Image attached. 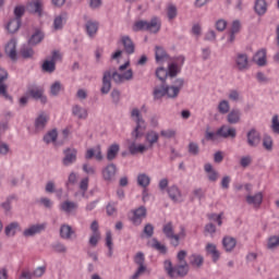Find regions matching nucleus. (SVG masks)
I'll use <instances>...</instances> for the list:
<instances>
[{"label": "nucleus", "mask_w": 279, "mask_h": 279, "mask_svg": "<svg viewBox=\"0 0 279 279\" xmlns=\"http://www.w3.org/2000/svg\"><path fill=\"white\" fill-rule=\"evenodd\" d=\"M151 247L157 252H160V254H167V246L161 244L156 238L153 239Z\"/></svg>", "instance_id": "nucleus-46"}, {"label": "nucleus", "mask_w": 279, "mask_h": 279, "mask_svg": "<svg viewBox=\"0 0 279 279\" xmlns=\"http://www.w3.org/2000/svg\"><path fill=\"white\" fill-rule=\"evenodd\" d=\"M168 73V76L173 78L178 77V73H180V70L178 68V63H169L168 69L166 70Z\"/></svg>", "instance_id": "nucleus-43"}, {"label": "nucleus", "mask_w": 279, "mask_h": 279, "mask_svg": "<svg viewBox=\"0 0 279 279\" xmlns=\"http://www.w3.org/2000/svg\"><path fill=\"white\" fill-rule=\"evenodd\" d=\"M63 155L62 165L64 167H71V165L77 162V150L75 148H65Z\"/></svg>", "instance_id": "nucleus-10"}, {"label": "nucleus", "mask_w": 279, "mask_h": 279, "mask_svg": "<svg viewBox=\"0 0 279 279\" xmlns=\"http://www.w3.org/2000/svg\"><path fill=\"white\" fill-rule=\"evenodd\" d=\"M254 10L258 16H263L267 12V1L256 0L254 4Z\"/></svg>", "instance_id": "nucleus-33"}, {"label": "nucleus", "mask_w": 279, "mask_h": 279, "mask_svg": "<svg viewBox=\"0 0 279 279\" xmlns=\"http://www.w3.org/2000/svg\"><path fill=\"white\" fill-rule=\"evenodd\" d=\"M131 118L134 119L136 126L131 133L133 142L129 145V151L131 156H136V154H145V151H147V147L145 145L141 144L136 146V141L143 137V135L145 134V130H147L145 119H143V116L141 114V110H138V108H134L131 111Z\"/></svg>", "instance_id": "nucleus-1"}, {"label": "nucleus", "mask_w": 279, "mask_h": 279, "mask_svg": "<svg viewBox=\"0 0 279 279\" xmlns=\"http://www.w3.org/2000/svg\"><path fill=\"white\" fill-rule=\"evenodd\" d=\"M77 184V174L75 172H71L68 177V181L65 182V187L68 191H71L72 186Z\"/></svg>", "instance_id": "nucleus-44"}, {"label": "nucleus", "mask_w": 279, "mask_h": 279, "mask_svg": "<svg viewBox=\"0 0 279 279\" xmlns=\"http://www.w3.org/2000/svg\"><path fill=\"white\" fill-rule=\"evenodd\" d=\"M4 51L7 53V56L13 60V62H16L19 60L17 58V53H16V39H11L5 48H4Z\"/></svg>", "instance_id": "nucleus-19"}, {"label": "nucleus", "mask_w": 279, "mask_h": 279, "mask_svg": "<svg viewBox=\"0 0 279 279\" xmlns=\"http://www.w3.org/2000/svg\"><path fill=\"white\" fill-rule=\"evenodd\" d=\"M26 95L35 101H40L43 106H45V104L48 101L47 95H45V89L36 84L27 86Z\"/></svg>", "instance_id": "nucleus-6"}, {"label": "nucleus", "mask_w": 279, "mask_h": 279, "mask_svg": "<svg viewBox=\"0 0 279 279\" xmlns=\"http://www.w3.org/2000/svg\"><path fill=\"white\" fill-rule=\"evenodd\" d=\"M41 69L45 73H53L56 71V62L46 60L44 61Z\"/></svg>", "instance_id": "nucleus-45"}, {"label": "nucleus", "mask_w": 279, "mask_h": 279, "mask_svg": "<svg viewBox=\"0 0 279 279\" xmlns=\"http://www.w3.org/2000/svg\"><path fill=\"white\" fill-rule=\"evenodd\" d=\"M263 147L267 149V151H271L274 149V141L269 136H265L263 140Z\"/></svg>", "instance_id": "nucleus-59"}, {"label": "nucleus", "mask_w": 279, "mask_h": 279, "mask_svg": "<svg viewBox=\"0 0 279 279\" xmlns=\"http://www.w3.org/2000/svg\"><path fill=\"white\" fill-rule=\"evenodd\" d=\"M160 134L163 138H175V130H162L160 131Z\"/></svg>", "instance_id": "nucleus-60"}, {"label": "nucleus", "mask_w": 279, "mask_h": 279, "mask_svg": "<svg viewBox=\"0 0 279 279\" xmlns=\"http://www.w3.org/2000/svg\"><path fill=\"white\" fill-rule=\"evenodd\" d=\"M8 77V71H5L3 68H0V97H3V99H7V101H11L12 104L14 98L8 94V84H5Z\"/></svg>", "instance_id": "nucleus-7"}, {"label": "nucleus", "mask_w": 279, "mask_h": 279, "mask_svg": "<svg viewBox=\"0 0 279 279\" xmlns=\"http://www.w3.org/2000/svg\"><path fill=\"white\" fill-rule=\"evenodd\" d=\"M121 44L123 45L125 53H128L129 56H132V53L136 51V46L134 45V41H132V38H130V36H122Z\"/></svg>", "instance_id": "nucleus-20"}, {"label": "nucleus", "mask_w": 279, "mask_h": 279, "mask_svg": "<svg viewBox=\"0 0 279 279\" xmlns=\"http://www.w3.org/2000/svg\"><path fill=\"white\" fill-rule=\"evenodd\" d=\"M34 49L27 46L22 47L20 50V56H22L24 60H31L34 58Z\"/></svg>", "instance_id": "nucleus-42"}, {"label": "nucleus", "mask_w": 279, "mask_h": 279, "mask_svg": "<svg viewBox=\"0 0 279 279\" xmlns=\"http://www.w3.org/2000/svg\"><path fill=\"white\" fill-rule=\"evenodd\" d=\"M101 173L106 182H112V180H114V175H117V165L109 163L102 169Z\"/></svg>", "instance_id": "nucleus-17"}, {"label": "nucleus", "mask_w": 279, "mask_h": 279, "mask_svg": "<svg viewBox=\"0 0 279 279\" xmlns=\"http://www.w3.org/2000/svg\"><path fill=\"white\" fill-rule=\"evenodd\" d=\"M163 269L169 278H186L189 276V271L191 267L187 262H183L182 264H178L173 266L170 259H166L163 262Z\"/></svg>", "instance_id": "nucleus-2"}, {"label": "nucleus", "mask_w": 279, "mask_h": 279, "mask_svg": "<svg viewBox=\"0 0 279 279\" xmlns=\"http://www.w3.org/2000/svg\"><path fill=\"white\" fill-rule=\"evenodd\" d=\"M61 210L63 213H73V210H77V203L65 201L61 204Z\"/></svg>", "instance_id": "nucleus-41"}, {"label": "nucleus", "mask_w": 279, "mask_h": 279, "mask_svg": "<svg viewBox=\"0 0 279 279\" xmlns=\"http://www.w3.org/2000/svg\"><path fill=\"white\" fill-rule=\"evenodd\" d=\"M218 112L220 114H228L230 112V102L228 100H221L218 104Z\"/></svg>", "instance_id": "nucleus-47"}, {"label": "nucleus", "mask_w": 279, "mask_h": 279, "mask_svg": "<svg viewBox=\"0 0 279 279\" xmlns=\"http://www.w3.org/2000/svg\"><path fill=\"white\" fill-rule=\"evenodd\" d=\"M222 245L226 252H232L236 247V239L227 235L222 239Z\"/></svg>", "instance_id": "nucleus-29"}, {"label": "nucleus", "mask_w": 279, "mask_h": 279, "mask_svg": "<svg viewBox=\"0 0 279 279\" xmlns=\"http://www.w3.org/2000/svg\"><path fill=\"white\" fill-rule=\"evenodd\" d=\"M60 90H62V83L59 81H56L51 86H50V95L52 97H58L60 95Z\"/></svg>", "instance_id": "nucleus-48"}, {"label": "nucleus", "mask_w": 279, "mask_h": 279, "mask_svg": "<svg viewBox=\"0 0 279 279\" xmlns=\"http://www.w3.org/2000/svg\"><path fill=\"white\" fill-rule=\"evenodd\" d=\"M27 12L29 14H37L38 16H43V0H33L26 5Z\"/></svg>", "instance_id": "nucleus-16"}, {"label": "nucleus", "mask_w": 279, "mask_h": 279, "mask_svg": "<svg viewBox=\"0 0 279 279\" xmlns=\"http://www.w3.org/2000/svg\"><path fill=\"white\" fill-rule=\"evenodd\" d=\"M80 190L82 191V197H86V191H88V178L81 180Z\"/></svg>", "instance_id": "nucleus-58"}, {"label": "nucleus", "mask_w": 279, "mask_h": 279, "mask_svg": "<svg viewBox=\"0 0 279 279\" xmlns=\"http://www.w3.org/2000/svg\"><path fill=\"white\" fill-rule=\"evenodd\" d=\"M189 154H191L192 156H198L199 155V145H197V143L191 142L189 144Z\"/></svg>", "instance_id": "nucleus-57"}, {"label": "nucleus", "mask_w": 279, "mask_h": 279, "mask_svg": "<svg viewBox=\"0 0 279 279\" xmlns=\"http://www.w3.org/2000/svg\"><path fill=\"white\" fill-rule=\"evenodd\" d=\"M134 264L138 265V268L131 277V279H138L141 278V275L147 271V266H145V254L143 252L136 253V255L134 256Z\"/></svg>", "instance_id": "nucleus-9"}, {"label": "nucleus", "mask_w": 279, "mask_h": 279, "mask_svg": "<svg viewBox=\"0 0 279 279\" xmlns=\"http://www.w3.org/2000/svg\"><path fill=\"white\" fill-rule=\"evenodd\" d=\"M137 184L142 186V189H147L149 184H151V178L146 173H140L137 175Z\"/></svg>", "instance_id": "nucleus-37"}, {"label": "nucleus", "mask_w": 279, "mask_h": 279, "mask_svg": "<svg viewBox=\"0 0 279 279\" xmlns=\"http://www.w3.org/2000/svg\"><path fill=\"white\" fill-rule=\"evenodd\" d=\"M121 149V146L119 144H111L107 149V160L109 162H112L119 156V151Z\"/></svg>", "instance_id": "nucleus-27"}, {"label": "nucleus", "mask_w": 279, "mask_h": 279, "mask_svg": "<svg viewBox=\"0 0 279 279\" xmlns=\"http://www.w3.org/2000/svg\"><path fill=\"white\" fill-rule=\"evenodd\" d=\"M45 40V33L40 29H35L34 34L28 38V45L31 47H36V45H40V41Z\"/></svg>", "instance_id": "nucleus-24"}, {"label": "nucleus", "mask_w": 279, "mask_h": 279, "mask_svg": "<svg viewBox=\"0 0 279 279\" xmlns=\"http://www.w3.org/2000/svg\"><path fill=\"white\" fill-rule=\"evenodd\" d=\"M228 123L234 125L241 121V110L233 109L227 116Z\"/></svg>", "instance_id": "nucleus-32"}, {"label": "nucleus", "mask_w": 279, "mask_h": 279, "mask_svg": "<svg viewBox=\"0 0 279 279\" xmlns=\"http://www.w3.org/2000/svg\"><path fill=\"white\" fill-rule=\"evenodd\" d=\"M48 121H49V118H47V116H45V113H40L35 120L36 132H43V130H45V128H47Z\"/></svg>", "instance_id": "nucleus-26"}, {"label": "nucleus", "mask_w": 279, "mask_h": 279, "mask_svg": "<svg viewBox=\"0 0 279 279\" xmlns=\"http://www.w3.org/2000/svg\"><path fill=\"white\" fill-rule=\"evenodd\" d=\"M272 132L276 134H279V120H278V114H275L272 117V124H271Z\"/></svg>", "instance_id": "nucleus-62"}, {"label": "nucleus", "mask_w": 279, "mask_h": 279, "mask_svg": "<svg viewBox=\"0 0 279 279\" xmlns=\"http://www.w3.org/2000/svg\"><path fill=\"white\" fill-rule=\"evenodd\" d=\"M246 203L253 206H260L263 204V192H258L255 195H247Z\"/></svg>", "instance_id": "nucleus-30"}, {"label": "nucleus", "mask_w": 279, "mask_h": 279, "mask_svg": "<svg viewBox=\"0 0 279 279\" xmlns=\"http://www.w3.org/2000/svg\"><path fill=\"white\" fill-rule=\"evenodd\" d=\"M22 23H23L22 21L13 17L8 22L7 31L9 32V34H16V32L21 29Z\"/></svg>", "instance_id": "nucleus-28"}, {"label": "nucleus", "mask_w": 279, "mask_h": 279, "mask_svg": "<svg viewBox=\"0 0 279 279\" xmlns=\"http://www.w3.org/2000/svg\"><path fill=\"white\" fill-rule=\"evenodd\" d=\"M43 141L44 143H46V145H50V143H56V141H58V130L52 129L51 131H48L44 135Z\"/></svg>", "instance_id": "nucleus-36"}, {"label": "nucleus", "mask_w": 279, "mask_h": 279, "mask_svg": "<svg viewBox=\"0 0 279 279\" xmlns=\"http://www.w3.org/2000/svg\"><path fill=\"white\" fill-rule=\"evenodd\" d=\"M205 250H206L207 254L211 255L214 263H217V260H219L221 254L218 252L217 245H215L213 243H208L206 245Z\"/></svg>", "instance_id": "nucleus-34"}, {"label": "nucleus", "mask_w": 279, "mask_h": 279, "mask_svg": "<svg viewBox=\"0 0 279 279\" xmlns=\"http://www.w3.org/2000/svg\"><path fill=\"white\" fill-rule=\"evenodd\" d=\"M45 191L46 193H56V183L53 181H48Z\"/></svg>", "instance_id": "nucleus-64"}, {"label": "nucleus", "mask_w": 279, "mask_h": 279, "mask_svg": "<svg viewBox=\"0 0 279 279\" xmlns=\"http://www.w3.org/2000/svg\"><path fill=\"white\" fill-rule=\"evenodd\" d=\"M112 80L116 84H123L124 82L123 74L117 72L116 69L105 71L102 74V85L100 88L101 95H108V93L112 90Z\"/></svg>", "instance_id": "nucleus-3"}, {"label": "nucleus", "mask_w": 279, "mask_h": 279, "mask_svg": "<svg viewBox=\"0 0 279 279\" xmlns=\"http://www.w3.org/2000/svg\"><path fill=\"white\" fill-rule=\"evenodd\" d=\"M226 27H228V22H226V20H218L216 22V29L218 32H223Z\"/></svg>", "instance_id": "nucleus-61"}, {"label": "nucleus", "mask_w": 279, "mask_h": 279, "mask_svg": "<svg viewBox=\"0 0 279 279\" xmlns=\"http://www.w3.org/2000/svg\"><path fill=\"white\" fill-rule=\"evenodd\" d=\"M52 250H54L58 254H66V245L61 242H56L51 245Z\"/></svg>", "instance_id": "nucleus-54"}, {"label": "nucleus", "mask_w": 279, "mask_h": 279, "mask_svg": "<svg viewBox=\"0 0 279 279\" xmlns=\"http://www.w3.org/2000/svg\"><path fill=\"white\" fill-rule=\"evenodd\" d=\"M106 245L109 250L108 256H109V258H111L113 243H112V232H110V231H107V233H106Z\"/></svg>", "instance_id": "nucleus-51"}, {"label": "nucleus", "mask_w": 279, "mask_h": 279, "mask_svg": "<svg viewBox=\"0 0 279 279\" xmlns=\"http://www.w3.org/2000/svg\"><path fill=\"white\" fill-rule=\"evenodd\" d=\"M46 228H47V223L33 225L23 231V236H36V234H40V232H45Z\"/></svg>", "instance_id": "nucleus-14"}, {"label": "nucleus", "mask_w": 279, "mask_h": 279, "mask_svg": "<svg viewBox=\"0 0 279 279\" xmlns=\"http://www.w3.org/2000/svg\"><path fill=\"white\" fill-rule=\"evenodd\" d=\"M16 228H19V222H11L9 226L5 227L4 232L7 236H14L16 234Z\"/></svg>", "instance_id": "nucleus-50"}, {"label": "nucleus", "mask_w": 279, "mask_h": 279, "mask_svg": "<svg viewBox=\"0 0 279 279\" xmlns=\"http://www.w3.org/2000/svg\"><path fill=\"white\" fill-rule=\"evenodd\" d=\"M13 14L15 20L22 21L23 16H25V5H16L13 10Z\"/></svg>", "instance_id": "nucleus-49"}, {"label": "nucleus", "mask_w": 279, "mask_h": 279, "mask_svg": "<svg viewBox=\"0 0 279 279\" xmlns=\"http://www.w3.org/2000/svg\"><path fill=\"white\" fill-rule=\"evenodd\" d=\"M62 21H64V17L62 15H58L53 21V27L54 29H62Z\"/></svg>", "instance_id": "nucleus-63"}, {"label": "nucleus", "mask_w": 279, "mask_h": 279, "mask_svg": "<svg viewBox=\"0 0 279 279\" xmlns=\"http://www.w3.org/2000/svg\"><path fill=\"white\" fill-rule=\"evenodd\" d=\"M12 202H19V196H16V194L7 196L5 201L0 203V208L4 210V215H8L12 210Z\"/></svg>", "instance_id": "nucleus-23"}, {"label": "nucleus", "mask_w": 279, "mask_h": 279, "mask_svg": "<svg viewBox=\"0 0 279 279\" xmlns=\"http://www.w3.org/2000/svg\"><path fill=\"white\" fill-rule=\"evenodd\" d=\"M192 197H191V202H195V197H196V199H199V201H202V199H204V190H202V187H198V189H195V190H193V192H192Z\"/></svg>", "instance_id": "nucleus-55"}, {"label": "nucleus", "mask_w": 279, "mask_h": 279, "mask_svg": "<svg viewBox=\"0 0 279 279\" xmlns=\"http://www.w3.org/2000/svg\"><path fill=\"white\" fill-rule=\"evenodd\" d=\"M72 114L73 117H77V119H87L88 118V110L82 108L80 105H74L72 107Z\"/></svg>", "instance_id": "nucleus-31"}, {"label": "nucleus", "mask_w": 279, "mask_h": 279, "mask_svg": "<svg viewBox=\"0 0 279 279\" xmlns=\"http://www.w3.org/2000/svg\"><path fill=\"white\" fill-rule=\"evenodd\" d=\"M162 232L167 239H169L170 244L173 247H178L180 245V235L175 234L173 231V222H168L163 225Z\"/></svg>", "instance_id": "nucleus-8"}, {"label": "nucleus", "mask_w": 279, "mask_h": 279, "mask_svg": "<svg viewBox=\"0 0 279 279\" xmlns=\"http://www.w3.org/2000/svg\"><path fill=\"white\" fill-rule=\"evenodd\" d=\"M110 97L113 104L117 106L121 101V92L117 88L112 89Z\"/></svg>", "instance_id": "nucleus-56"}, {"label": "nucleus", "mask_w": 279, "mask_h": 279, "mask_svg": "<svg viewBox=\"0 0 279 279\" xmlns=\"http://www.w3.org/2000/svg\"><path fill=\"white\" fill-rule=\"evenodd\" d=\"M159 138H160V135H158L156 131H149L146 133V142L149 144L150 147H154V145L158 143Z\"/></svg>", "instance_id": "nucleus-40"}, {"label": "nucleus", "mask_w": 279, "mask_h": 279, "mask_svg": "<svg viewBox=\"0 0 279 279\" xmlns=\"http://www.w3.org/2000/svg\"><path fill=\"white\" fill-rule=\"evenodd\" d=\"M155 75L159 80V82H161V84H167V77H169V74L167 72V69H165V66L157 68Z\"/></svg>", "instance_id": "nucleus-38"}, {"label": "nucleus", "mask_w": 279, "mask_h": 279, "mask_svg": "<svg viewBox=\"0 0 279 279\" xmlns=\"http://www.w3.org/2000/svg\"><path fill=\"white\" fill-rule=\"evenodd\" d=\"M85 31L89 38H95L97 32H99V22L89 20L85 24Z\"/></svg>", "instance_id": "nucleus-21"}, {"label": "nucleus", "mask_w": 279, "mask_h": 279, "mask_svg": "<svg viewBox=\"0 0 279 279\" xmlns=\"http://www.w3.org/2000/svg\"><path fill=\"white\" fill-rule=\"evenodd\" d=\"M246 143L248 147H258L260 145V133L256 129H251L246 133Z\"/></svg>", "instance_id": "nucleus-11"}, {"label": "nucleus", "mask_w": 279, "mask_h": 279, "mask_svg": "<svg viewBox=\"0 0 279 279\" xmlns=\"http://www.w3.org/2000/svg\"><path fill=\"white\" fill-rule=\"evenodd\" d=\"M184 86V80L183 78H177L174 81V85L170 86V90L171 93H173V90H178V95H180V90H182V87Z\"/></svg>", "instance_id": "nucleus-53"}, {"label": "nucleus", "mask_w": 279, "mask_h": 279, "mask_svg": "<svg viewBox=\"0 0 279 279\" xmlns=\"http://www.w3.org/2000/svg\"><path fill=\"white\" fill-rule=\"evenodd\" d=\"M254 62H256L257 66H266L267 65V49L262 48L258 50L254 58Z\"/></svg>", "instance_id": "nucleus-22"}, {"label": "nucleus", "mask_w": 279, "mask_h": 279, "mask_svg": "<svg viewBox=\"0 0 279 279\" xmlns=\"http://www.w3.org/2000/svg\"><path fill=\"white\" fill-rule=\"evenodd\" d=\"M167 16L169 21H173L178 16V8L173 4H170L167 9Z\"/></svg>", "instance_id": "nucleus-52"}, {"label": "nucleus", "mask_w": 279, "mask_h": 279, "mask_svg": "<svg viewBox=\"0 0 279 279\" xmlns=\"http://www.w3.org/2000/svg\"><path fill=\"white\" fill-rule=\"evenodd\" d=\"M216 134L221 138H236V129L222 125L217 130Z\"/></svg>", "instance_id": "nucleus-18"}, {"label": "nucleus", "mask_w": 279, "mask_h": 279, "mask_svg": "<svg viewBox=\"0 0 279 279\" xmlns=\"http://www.w3.org/2000/svg\"><path fill=\"white\" fill-rule=\"evenodd\" d=\"M160 27H162V23L160 19L157 16L151 17L150 22L145 20H141L135 22L133 26L134 32H149L150 34H158L160 32Z\"/></svg>", "instance_id": "nucleus-4"}, {"label": "nucleus", "mask_w": 279, "mask_h": 279, "mask_svg": "<svg viewBox=\"0 0 279 279\" xmlns=\"http://www.w3.org/2000/svg\"><path fill=\"white\" fill-rule=\"evenodd\" d=\"M145 217H147V208L145 206H140L137 209L133 210V217L131 218V221L133 226H141Z\"/></svg>", "instance_id": "nucleus-13"}, {"label": "nucleus", "mask_w": 279, "mask_h": 279, "mask_svg": "<svg viewBox=\"0 0 279 279\" xmlns=\"http://www.w3.org/2000/svg\"><path fill=\"white\" fill-rule=\"evenodd\" d=\"M168 195L174 204H180V202H182V192L177 185H172L168 189Z\"/></svg>", "instance_id": "nucleus-25"}, {"label": "nucleus", "mask_w": 279, "mask_h": 279, "mask_svg": "<svg viewBox=\"0 0 279 279\" xmlns=\"http://www.w3.org/2000/svg\"><path fill=\"white\" fill-rule=\"evenodd\" d=\"M155 60L158 64L162 62H171V57L167 53V50L160 46L155 47Z\"/></svg>", "instance_id": "nucleus-15"}, {"label": "nucleus", "mask_w": 279, "mask_h": 279, "mask_svg": "<svg viewBox=\"0 0 279 279\" xmlns=\"http://www.w3.org/2000/svg\"><path fill=\"white\" fill-rule=\"evenodd\" d=\"M190 265L192 267H202L204 265V256L197 255V254H192L190 257Z\"/></svg>", "instance_id": "nucleus-39"}, {"label": "nucleus", "mask_w": 279, "mask_h": 279, "mask_svg": "<svg viewBox=\"0 0 279 279\" xmlns=\"http://www.w3.org/2000/svg\"><path fill=\"white\" fill-rule=\"evenodd\" d=\"M75 234V231H73V228L69 225H61L60 227V236L61 239L69 240L71 236Z\"/></svg>", "instance_id": "nucleus-35"}, {"label": "nucleus", "mask_w": 279, "mask_h": 279, "mask_svg": "<svg viewBox=\"0 0 279 279\" xmlns=\"http://www.w3.org/2000/svg\"><path fill=\"white\" fill-rule=\"evenodd\" d=\"M166 95L169 99H175L178 97V89H173L172 93L170 85L161 83L160 86H156L153 90V97L155 100L162 99Z\"/></svg>", "instance_id": "nucleus-5"}, {"label": "nucleus", "mask_w": 279, "mask_h": 279, "mask_svg": "<svg viewBox=\"0 0 279 279\" xmlns=\"http://www.w3.org/2000/svg\"><path fill=\"white\" fill-rule=\"evenodd\" d=\"M238 71H247L250 69V58L246 53H238L234 59Z\"/></svg>", "instance_id": "nucleus-12"}]
</instances>
